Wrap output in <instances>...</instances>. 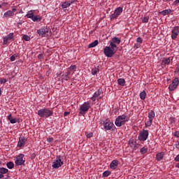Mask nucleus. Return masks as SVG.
Wrapping results in <instances>:
<instances>
[{
    "label": "nucleus",
    "mask_w": 179,
    "mask_h": 179,
    "mask_svg": "<svg viewBox=\"0 0 179 179\" xmlns=\"http://www.w3.org/2000/svg\"><path fill=\"white\" fill-rule=\"evenodd\" d=\"M129 120V118L127 115H122L116 118L115 124L116 127H122V125H124L125 122H128Z\"/></svg>",
    "instance_id": "f257e3e1"
},
{
    "label": "nucleus",
    "mask_w": 179,
    "mask_h": 179,
    "mask_svg": "<svg viewBox=\"0 0 179 179\" xmlns=\"http://www.w3.org/2000/svg\"><path fill=\"white\" fill-rule=\"evenodd\" d=\"M52 114H54V112H52V110H50L49 108H43L38 111V115L43 118H48V117H51Z\"/></svg>",
    "instance_id": "f03ea898"
},
{
    "label": "nucleus",
    "mask_w": 179,
    "mask_h": 179,
    "mask_svg": "<svg viewBox=\"0 0 179 179\" xmlns=\"http://www.w3.org/2000/svg\"><path fill=\"white\" fill-rule=\"evenodd\" d=\"M37 33L39 36H41L42 37H48V36H50V34L51 33V31H50V28L44 27L38 29Z\"/></svg>",
    "instance_id": "7ed1b4c3"
},
{
    "label": "nucleus",
    "mask_w": 179,
    "mask_h": 179,
    "mask_svg": "<svg viewBox=\"0 0 179 179\" xmlns=\"http://www.w3.org/2000/svg\"><path fill=\"white\" fill-rule=\"evenodd\" d=\"M24 162H26L24 155L20 154L18 156H17L15 163L16 166H24Z\"/></svg>",
    "instance_id": "20e7f679"
},
{
    "label": "nucleus",
    "mask_w": 179,
    "mask_h": 179,
    "mask_svg": "<svg viewBox=\"0 0 179 179\" xmlns=\"http://www.w3.org/2000/svg\"><path fill=\"white\" fill-rule=\"evenodd\" d=\"M90 108V103L85 102L83 105L80 107V114L83 115V114H86L87 111H89Z\"/></svg>",
    "instance_id": "39448f33"
},
{
    "label": "nucleus",
    "mask_w": 179,
    "mask_h": 179,
    "mask_svg": "<svg viewBox=\"0 0 179 179\" xmlns=\"http://www.w3.org/2000/svg\"><path fill=\"white\" fill-rule=\"evenodd\" d=\"M64 164V162L61 160V156H57L55 161L52 162V166L53 169H59Z\"/></svg>",
    "instance_id": "423d86ee"
},
{
    "label": "nucleus",
    "mask_w": 179,
    "mask_h": 179,
    "mask_svg": "<svg viewBox=\"0 0 179 179\" xmlns=\"http://www.w3.org/2000/svg\"><path fill=\"white\" fill-rule=\"evenodd\" d=\"M122 10H123V9L122 7L117 8L114 10V13H113L110 15V20H114V19H117L118 17V16H120L121 15V13H122Z\"/></svg>",
    "instance_id": "0eeeda50"
},
{
    "label": "nucleus",
    "mask_w": 179,
    "mask_h": 179,
    "mask_svg": "<svg viewBox=\"0 0 179 179\" xmlns=\"http://www.w3.org/2000/svg\"><path fill=\"white\" fill-rule=\"evenodd\" d=\"M103 52H104L106 57H108V58H111V57H113L114 55V54L115 53V52L113 51L110 46L105 47V48L103 50Z\"/></svg>",
    "instance_id": "6e6552de"
},
{
    "label": "nucleus",
    "mask_w": 179,
    "mask_h": 179,
    "mask_svg": "<svg viewBox=\"0 0 179 179\" xmlns=\"http://www.w3.org/2000/svg\"><path fill=\"white\" fill-rule=\"evenodd\" d=\"M103 92L101 90H98L94 94V95L90 98L92 101H96V99L100 100V99H103Z\"/></svg>",
    "instance_id": "1a4fd4ad"
},
{
    "label": "nucleus",
    "mask_w": 179,
    "mask_h": 179,
    "mask_svg": "<svg viewBox=\"0 0 179 179\" xmlns=\"http://www.w3.org/2000/svg\"><path fill=\"white\" fill-rule=\"evenodd\" d=\"M149 136V131L144 130L140 133V135L138 136L139 141H145L146 139H148V137Z\"/></svg>",
    "instance_id": "9d476101"
},
{
    "label": "nucleus",
    "mask_w": 179,
    "mask_h": 179,
    "mask_svg": "<svg viewBox=\"0 0 179 179\" xmlns=\"http://www.w3.org/2000/svg\"><path fill=\"white\" fill-rule=\"evenodd\" d=\"M179 80L178 78H176L174 80H173L171 84L169 85V89L171 91L175 90V89H177V86H178Z\"/></svg>",
    "instance_id": "9b49d317"
},
{
    "label": "nucleus",
    "mask_w": 179,
    "mask_h": 179,
    "mask_svg": "<svg viewBox=\"0 0 179 179\" xmlns=\"http://www.w3.org/2000/svg\"><path fill=\"white\" fill-rule=\"evenodd\" d=\"M179 34V27H174L171 31V38L172 40H176L177 38V36Z\"/></svg>",
    "instance_id": "f8f14e48"
},
{
    "label": "nucleus",
    "mask_w": 179,
    "mask_h": 179,
    "mask_svg": "<svg viewBox=\"0 0 179 179\" xmlns=\"http://www.w3.org/2000/svg\"><path fill=\"white\" fill-rule=\"evenodd\" d=\"M103 127L104 129H106V131H110V129H113V128H114V123L108 121L104 124Z\"/></svg>",
    "instance_id": "ddd939ff"
},
{
    "label": "nucleus",
    "mask_w": 179,
    "mask_h": 179,
    "mask_svg": "<svg viewBox=\"0 0 179 179\" xmlns=\"http://www.w3.org/2000/svg\"><path fill=\"white\" fill-rule=\"evenodd\" d=\"M27 141V139H26L24 136L20 137L19 141L17 143L18 148H23L24 145L26 144V142Z\"/></svg>",
    "instance_id": "4468645a"
},
{
    "label": "nucleus",
    "mask_w": 179,
    "mask_h": 179,
    "mask_svg": "<svg viewBox=\"0 0 179 179\" xmlns=\"http://www.w3.org/2000/svg\"><path fill=\"white\" fill-rule=\"evenodd\" d=\"M110 169H113V170H115L117 167H118V160L114 159L112 161V162L110 164Z\"/></svg>",
    "instance_id": "2eb2a0df"
},
{
    "label": "nucleus",
    "mask_w": 179,
    "mask_h": 179,
    "mask_svg": "<svg viewBox=\"0 0 179 179\" xmlns=\"http://www.w3.org/2000/svg\"><path fill=\"white\" fill-rule=\"evenodd\" d=\"M71 6V1H64L63 2V3L62 4V8L63 9H65L66 8H69Z\"/></svg>",
    "instance_id": "dca6fc26"
},
{
    "label": "nucleus",
    "mask_w": 179,
    "mask_h": 179,
    "mask_svg": "<svg viewBox=\"0 0 179 179\" xmlns=\"http://www.w3.org/2000/svg\"><path fill=\"white\" fill-rule=\"evenodd\" d=\"M15 15V13L12 10H8L3 15L4 17H10V16H13Z\"/></svg>",
    "instance_id": "f3484780"
},
{
    "label": "nucleus",
    "mask_w": 179,
    "mask_h": 179,
    "mask_svg": "<svg viewBox=\"0 0 179 179\" xmlns=\"http://www.w3.org/2000/svg\"><path fill=\"white\" fill-rule=\"evenodd\" d=\"M110 48L115 51V52H117V50H118V48L117 47V45L113 42H110Z\"/></svg>",
    "instance_id": "a211bd4d"
},
{
    "label": "nucleus",
    "mask_w": 179,
    "mask_h": 179,
    "mask_svg": "<svg viewBox=\"0 0 179 179\" xmlns=\"http://www.w3.org/2000/svg\"><path fill=\"white\" fill-rule=\"evenodd\" d=\"M71 72L66 71V73L62 76L63 79H64V80H68L69 79H70L71 77H69V76L71 75Z\"/></svg>",
    "instance_id": "6ab92c4d"
},
{
    "label": "nucleus",
    "mask_w": 179,
    "mask_h": 179,
    "mask_svg": "<svg viewBox=\"0 0 179 179\" xmlns=\"http://www.w3.org/2000/svg\"><path fill=\"white\" fill-rule=\"evenodd\" d=\"M112 43H113L114 44H120L121 43V39L117 38V37H113L112 38Z\"/></svg>",
    "instance_id": "aec40b11"
},
{
    "label": "nucleus",
    "mask_w": 179,
    "mask_h": 179,
    "mask_svg": "<svg viewBox=\"0 0 179 179\" xmlns=\"http://www.w3.org/2000/svg\"><path fill=\"white\" fill-rule=\"evenodd\" d=\"M99 44V41L96 40L94 42L91 43L88 45V48H93L94 47H96Z\"/></svg>",
    "instance_id": "412c9836"
},
{
    "label": "nucleus",
    "mask_w": 179,
    "mask_h": 179,
    "mask_svg": "<svg viewBox=\"0 0 179 179\" xmlns=\"http://www.w3.org/2000/svg\"><path fill=\"white\" fill-rule=\"evenodd\" d=\"M164 157V153L159 152L157 155V160H158V162H160V160H163Z\"/></svg>",
    "instance_id": "4be33fe9"
},
{
    "label": "nucleus",
    "mask_w": 179,
    "mask_h": 179,
    "mask_svg": "<svg viewBox=\"0 0 179 179\" xmlns=\"http://www.w3.org/2000/svg\"><path fill=\"white\" fill-rule=\"evenodd\" d=\"M117 83L120 86H125V79H124V78L117 79Z\"/></svg>",
    "instance_id": "5701e85b"
},
{
    "label": "nucleus",
    "mask_w": 179,
    "mask_h": 179,
    "mask_svg": "<svg viewBox=\"0 0 179 179\" xmlns=\"http://www.w3.org/2000/svg\"><path fill=\"white\" fill-rule=\"evenodd\" d=\"M31 20H33V22H41V17L38 15H34Z\"/></svg>",
    "instance_id": "b1692460"
},
{
    "label": "nucleus",
    "mask_w": 179,
    "mask_h": 179,
    "mask_svg": "<svg viewBox=\"0 0 179 179\" xmlns=\"http://www.w3.org/2000/svg\"><path fill=\"white\" fill-rule=\"evenodd\" d=\"M162 64H164V65H169L170 64V57L164 58L162 59Z\"/></svg>",
    "instance_id": "393cba45"
},
{
    "label": "nucleus",
    "mask_w": 179,
    "mask_h": 179,
    "mask_svg": "<svg viewBox=\"0 0 179 179\" xmlns=\"http://www.w3.org/2000/svg\"><path fill=\"white\" fill-rule=\"evenodd\" d=\"M140 98L141 100H145L146 99V92L143 91L142 92L140 93Z\"/></svg>",
    "instance_id": "a878e982"
},
{
    "label": "nucleus",
    "mask_w": 179,
    "mask_h": 179,
    "mask_svg": "<svg viewBox=\"0 0 179 179\" xmlns=\"http://www.w3.org/2000/svg\"><path fill=\"white\" fill-rule=\"evenodd\" d=\"M155 117V111L151 110L149 113H148V118L149 120H153V118Z\"/></svg>",
    "instance_id": "bb28decb"
},
{
    "label": "nucleus",
    "mask_w": 179,
    "mask_h": 179,
    "mask_svg": "<svg viewBox=\"0 0 179 179\" xmlns=\"http://www.w3.org/2000/svg\"><path fill=\"white\" fill-rule=\"evenodd\" d=\"M171 13V10H164L161 12V15H163V16H166V15H169V13Z\"/></svg>",
    "instance_id": "cd10ccee"
},
{
    "label": "nucleus",
    "mask_w": 179,
    "mask_h": 179,
    "mask_svg": "<svg viewBox=\"0 0 179 179\" xmlns=\"http://www.w3.org/2000/svg\"><path fill=\"white\" fill-rule=\"evenodd\" d=\"M76 65H73L67 69V72H72V71H76Z\"/></svg>",
    "instance_id": "c85d7f7f"
},
{
    "label": "nucleus",
    "mask_w": 179,
    "mask_h": 179,
    "mask_svg": "<svg viewBox=\"0 0 179 179\" xmlns=\"http://www.w3.org/2000/svg\"><path fill=\"white\" fill-rule=\"evenodd\" d=\"M6 166L8 167V169H13V167H15V164H13V162H9L6 164Z\"/></svg>",
    "instance_id": "c756f323"
},
{
    "label": "nucleus",
    "mask_w": 179,
    "mask_h": 179,
    "mask_svg": "<svg viewBox=\"0 0 179 179\" xmlns=\"http://www.w3.org/2000/svg\"><path fill=\"white\" fill-rule=\"evenodd\" d=\"M8 171H9V170H8L6 168H0V173L1 174H6Z\"/></svg>",
    "instance_id": "7c9ffc66"
},
{
    "label": "nucleus",
    "mask_w": 179,
    "mask_h": 179,
    "mask_svg": "<svg viewBox=\"0 0 179 179\" xmlns=\"http://www.w3.org/2000/svg\"><path fill=\"white\" fill-rule=\"evenodd\" d=\"M140 152L142 155H145L148 152V148L143 147L141 150Z\"/></svg>",
    "instance_id": "2f4dec72"
},
{
    "label": "nucleus",
    "mask_w": 179,
    "mask_h": 179,
    "mask_svg": "<svg viewBox=\"0 0 179 179\" xmlns=\"http://www.w3.org/2000/svg\"><path fill=\"white\" fill-rule=\"evenodd\" d=\"M92 75H97L99 73V69L98 68H94L92 70Z\"/></svg>",
    "instance_id": "473e14b6"
},
{
    "label": "nucleus",
    "mask_w": 179,
    "mask_h": 179,
    "mask_svg": "<svg viewBox=\"0 0 179 179\" xmlns=\"http://www.w3.org/2000/svg\"><path fill=\"white\" fill-rule=\"evenodd\" d=\"M143 23H148L149 22V16H145L142 20Z\"/></svg>",
    "instance_id": "72a5a7b5"
},
{
    "label": "nucleus",
    "mask_w": 179,
    "mask_h": 179,
    "mask_svg": "<svg viewBox=\"0 0 179 179\" xmlns=\"http://www.w3.org/2000/svg\"><path fill=\"white\" fill-rule=\"evenodd\" d=\"M152 122H153V120L149 119V120L145 122V127H150V125H152Z\"/></svg>",
    "instance_id": "f704fd0d"
},
{
    "label": "nucleus",
    "mask_w": 179,
    "mask_h": 179,
    "mask_svg": "<svg viewBox=\"0 0 179 179\" xmlns=\"http://www.w3.org/2000/svg\"><path fill=\"white\" fill-rule=\"evenodd\" d=\"M110 174H111V172H110L109 171H106L103 173V177H108Z\"/></svg>",
    "instance_id": "c9c22d12"
},
{
    "label": "nucleus",
    "mask_w": 179,
    "mask_h": 179,
    "mask_svg": "<svg viewBox=\"0 0 179 179\" xmlns=\"http://www.w3.org/2000/svg\"><path fill=\"white\" fill-rule=\"evenodd\" d=\"M34 16V14L33 13H29L27 14V17H28L29 19H33Z\"/></svg>",
    "instance_id": "e433bc0d"
},
{
    "label": "nucleus",
    "mask_w": 179,
    "mask_h": 179,
    "mask_svg": "<svg viewBox=\"0 0 179 179\" xmlns=\"http://www.w3.org/2000/svg\"><path fill=\"white\" fill-rule=\"evenodd\" d=\"M22 38L25 40V41H30V36L27 35H24Z\"/></svg>",
    "instance_id": "4c0bfd02"
},
{
    "label": "nucleus",
    "mask_w": 179,
    "mask_h": 179,
    "mask_svg": "<svg viewBox=\"0 0 179 179\" xmlns=\"http://www.w3.org/2000/svg\"><path fill=\"white\" fill-rule=\"evenodd\" d=\"M85 135H86L87 138H92V136H93V133L92 132H91V133L85 132Z\"/></svg>",
    "instance_id": "58836bf2"
},
{
    "label": "nucleus",
    "mask_w": 179,
    "mask_h": 179,
    "mask_svg": "<svg viewBox=\"0 0 179 179\" xmlns=\"http://www.w3.org/2000/svg\"><path fill=\"white\" fill-rule=\"evenodd\" d=\"M8 40H12V38H13V34L10 33L9 34L7 37H6Z\"/></svg>",
    "instance_id": "ea45409f"
},
{
    "label": "nucleus",
    "mask_w": 179,
    "mask_h": 179,
    "mask_svg": "<svg viewBox=\"0 0 179 179\" xmlns=\"http://www.w3.org/2000/svg\"><path fill=\"white\" fill-rule=\"evenodd\" d=\"M10 124H16L17 122V120L15 118H13L10 120Z\"/></svg>",
    "instance_id": "a19ab883"
},
{
    "label": "nucleus",
    "mask_w": 179,
    "mask_h": 179,
    "mask_svg": "<svg viewBox=\"0 0 179 179\" xmlns=\"http://www.w3.org/2000/svg\"><path fill=\"white\" fill-rule=\"evenodd\" d=\"M142 41H143L142 38L141 37L137 38L136 42L138 43V44H142Z\"/></svg>",
    "instance_id": "79ce46f5"
},
{
    "label": "nucleus",
    "mask_w": 179,
    "mask_h": 179,
    "mask_svg": "<svg viewBox=\"0 0 179 179\" xmlns=\"http://www.w3.org/2000/svg\"><path fill=\"white\" fill-rule=\"evenodd\" d=\"M169 121L171 124H174L176 122V119L174 117H170Z\"/></svg>",
    "instance_id": "37998d69"
},
{
    "label": "nucleus",
    "mask_w": 179,
    "mask_h": 179,
    "mask_svg": "<svg viewBox=\"0 0 179 179\" xmlns=\"http://www.w3.org/2000/svg\"><path fill=\"white\" fill-rule=\"evenodd\" d=\"M0 83H6V79L5 78H1L0 80Z\"/></svg>",
    "instance_id": "c03bdc74"
},
{
    "label": "nucleus",
    "mask_w": 179,
    "mask_h": 179,
    "mask_svg": "<svg viewBox=\"0 0 179 179\" xmlns=\"http://www.w3.org/2000/svg\"><path fill=\"white\" fill-rule=\"evenodd\" d=\"M8 40H9V39H8V38H3V44H8Z\"/></svg>",
    "instance_id": "a18cd8bd"
},
{
    "label": "nucleus",
    "mask_w": 179,
    "mask_h": 179,
    "mask_svg": "<svg viewBox=\"0 0 179 179\" xmlns=\"http://www.w3.org/2000/svg\"><path fill=\"white\" fill-rule=\"evenodd\" d=\"M15 59H16V57H15V55H12L10 57V61H12V62H13V61H15Z\"/></svg>",
    "instance_id": "49530a36"
},
{
    "label": "nucleus",
    "mask_w": 179,
    "mask_h": 179,
    "mask_svg": "<svg viewBox=\"0 0 179 179\" xmlns=\"http://www.w3.org/2000/svg\"><path fill=\"white\" fill-rule=\"evenodd\" d=\"M134 47H135L136 48H139V47H141V43H136L135 45H134Z\"/></svg>",
    "instance_id": "de8ad7c7"
},
{
    "label": "nucleus",
    "mask_w": 179,
    "mask_h": 179,
    "mask_svg": "<svg viewBox=\"0 0 179 179\" xmlns=\"http://www.w3.org/2000/svg\"><path fill=\"white\" fill-rule=\"evenodd\" d=\"M13 117H12V115H9L8 116V121H10V120H13Z\"/></svg>",
    "instance_id": "09e8293b"
},
{
    "label": "nucleus",
    "mask_w": 179,
    "mask_h": 179,
    "mask_svg": "<svg viewBox=\"0 0 179 179\" xmlns=\"http://www.w3.org/2000/svg\"><path fill=\"white\" fill-rule=\"evenodd\" d=\"M175 162H179V154L175 157Z\"/></svg>",
    "instance_id": "8fccbe9b"
},
{
    "label": "nucleus",
    "mask_w": 179,
    "mask_h": 179,
    "mask_svg": "<svg viewBox=\"0 0 179 179\" xmlns=\"http://www.w3.org/2000/svg\"><path fill=\"white\" fill-rule=\"evenodd\" d=\"M174 135L176 138H179V131H176Z\"/></svg>",
    "instance_id": "3c124183"
},
{
    "label": "nucleus",
    "mask_w": 179,
    "mask_h": 179,
    "mask_svg": "<svg viewBox=\"0 0 179 179\" xmlns=\"http://www.w3.org/2000/svg\"><path fill=\"white\" fill-rule=\"evenodd\" d=\"M52 141H54V138H48V142L51 143V142H52Z\"/></svg>",
    "instance_id": "603ef678"
},
{
    "label": "nucleus",
    "mask_w": 179,
    "mask_h": 179,
    "mask_svg": "<svg viewBox=\"0 0 179 179\" xmlns=\"http://www.w3.org/2000/svg\"><path fill=\"white\" fill-rule=\"evenodd\" d=\"M38 59H42V58H43V54H39V55H38Z\"/></svg>",
    "instance_id": "864d4df0"
},
{
    "label": "nucleus",
    "mask_w": 179,
    "mask_h": 179,
    "mask_svg": "<svg viewBox=\"0 0 179 179\" xmlns=\"http://www.w3.org/2000/svg\"><path fill=\"white\" fill-rule=\"evenodd\" d=\"M69 114H71L70 112H64V117H66V115H69Z\"/></svg>",
    "instance_id": "5fc2aeb1"
},
{
    "label": "nucleus",
    "mask_w": 179,
    "mask_h": 179,
    "mask_svg": "<svg viewBox=\"0 0 179 179\" xmlns=\"http://www.w3.org/2000/svg\"><path fill=\"white\" fill-rule=\"evenodd\" d=\"M76 2V0H71L70 5H72V3H75Z\"/></svg>",
    "instance_id": "6e6d98bb"
},
{
    "label": "nucleus",
    "mask_w": 179,
    "mask_h": 179,
    "mask_svg": "<svg viewBox=\"0 0 179 179\" xmlns=\"http://www.w3.org/2000/svg\"><path fill=\"white\" fill-rule=\"evenodd\" d=\"M177 3H179V0H176L174 1V5H177Z\"/></svg>",
    "instance_id": "4d7b16f0"
},
{
    "label": "nucleus",
    "mask_w": 179,
    "mask_h": 179,
    "mask_svg": "<svg viewBox=\"0 0 179 179\" xmlns=\"http://www.w3.org/2000/svg\"><path fill=\"white\" fill-rule=\"evenodd\" d=\"M16 10H17V9L15 8H13V9H12L11 12H13V13H14V12H16Z\"/></svg>",
    "instance_id": "13d9d810"
},
{
    "label": "nucleus",
    "mask_w": 179,
    "mask_h": 179,
    "mask_svg": "<svg viewBox=\"0 0 179 179\" xmlns=\"http://www.w3.org/2000/svg\"><path fill=\"white\" fill-rule=\"evenodd\" d=\"M3 177V173H0V178H2Z\"/></svg>",
    "instance_id": "bf43d9fd"
},
{
    "label": "nucleus",
    "mask_w": 179,
    "mask_h": 179,
    "mask_svg": "<svg viewBox=\"0 0 179 179\" xmlns=\"http://www.w3.org/2000/svg\"><path fill=\"white\" fill-rule=\"evenodd\" d=\"M176 167H178V169H179V163L176 164Z\"/></svg>",
    "instance_id": "052dcab7"
},
{
    "label": "nucleus",
    "mask_w": 179,
    "mask_h": 179,
    "mask_svg": "<svg viewBox=\"0 0 179 179\" xmlns=\"http://www.w3.org/2000/svg\"><path fill=\"white\" fill-rule=\"evenodd\" d=\"M0 96H1V90H0Z\"/></svg>",
    "instance_id": "680f3d73"
},
{
    "label": "nucleus",
    "mask_w": 179,
    "mask_h": 179,
    "mask_svg": "<svg viewBox=\"0 0 179 179\" xmlns=\"http://www.w3.org/2000/svg\"><path fill=\"white\" fill-rule=\"evenodd\" d=\"M0 124H1V120H0Z\"/></svg>",
    "instance_id": "e2e57ef3"
}]
</instances>
